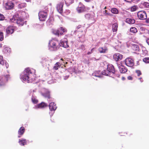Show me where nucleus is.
<instances>
[{
  "mask_svg": "<svg viewBox=\"0 0 149 149\" xmlns=\"http://www.w3.org/2000/svg\"><path fill=\"white\" fill-rule=\"evenodd\" d=\"M49 109L51 111H55L57 107L56 104L54 102L50 103L49 104Z\"/></svg>",
  "mask_w": 149,
  "mask_h": 149,
  "instance_id": "nucleus-17",
  "label": "nucleus"
},
{
  "mask_svg": "<svg viewBox=\"0 0 149 149\" xmlns=\"http://www.w3.org/2000/svg\"><path fill=\"white\" fill-rule=\"evenodd\" d=\"M5 19V17L2 14L0 13V21L3 20Z\"/></svg>",
  "mask_w": 149,
  "mask_h": 149,
  "instance_id": "nucleus-40",
  "label": "nucleus"
},
{
  "mask_svg": "<svg viewBox=\"0 0 149 149\" xmlns=\"http://www.w3.org/2000/svg\"><path fill=\"white\" fill-rule=\"evenodd\" d=\"M134 48H136L134 49L136 50H137L139 49V46L137 45H133Z\"/></svg>",
  "mask_w": 149,
  "mask_h": 149,
  "instance_id": "nucleus-41",
  "label": "nucleus"
},
{
  "mask_svg": "<svg viewBox=\"0 0 149 149\" xmlns=\"http://www.w3.org/2000/svg\"><path fill=\"white\" fill-rule=\"evenodd\" d=\"M106 8H107V7H106V6H105V7L104 8V9H106Z\"/></svg>",
  "mask_w": 149,
  "mask_h": 149,
  "instance_id": "nucleus-57",
  "label": "nucleus"
},
{
  "mask_svg": "<svg viewBox=\"0 0 149 149\" xmlns=\"http://www.w3.org/2000/svg\"><path fill=\"white\" fill-rule=\"evenodd\" d=\"M19 143L21 145L24 146L27 144L26 140L25 139H23L22 140H19Z\"/></svg>",
  "mask_w": 149,
  "mask_h": 149,
  "instance_id": "nucleus-29",
  "label": "nucleus"
},
{
  "mask_svg": "<svg viewBox=\"0 0 149 149\" xmlns=\"http://www.w3.org/2000/svg\"><path fill=\"white\" fill-rule=\"evenodd\" d=\"M118 24L117 23H115L113 24L112 26V30L113 32H116L117 31Z\"/></svg>",
  "mask_w": 149,
  "mask_h": 149,
  "instance_id": "nucleus-23",
  "label": "nucleus"
},
{
  "mask_svg": "<svg viewBox=\"0 0 149 149\" xmlns=\"http://www.w3.org/2000/svg\"><path fill=\"white\" fill-rule=\"evenodd\" d=\"M2 56H0V64L4 68H7L9 66L8 64L6 61H4Z\"/></svg>",
  "mask_w": 149,
  "mask_h": 149,
  "instance_id": "nucleus-14",
  "label": "nucleus"
},
{
  "mask_svg": "<svg viewBox=\"0 0 149 149\" xmlns=\"http://www.w3.org/2000/svg\"><path fill=\"white\" fill-rule=\"evenodd\" d=\"M111 12L114 14H118V10L116 8H112L111 10Z\"/></svg>",
  "mask_w": 149,
  "mask_h": 149,
  "instance_id": "nucleus-31",
  "label": "nucleus"
},
{
  "mask_svg": "<svg viewBox=\"0 0 149 149\" xmlns=\"http://www.w3.org/2000/svg\"><path fill=\"white\" fill-rule=\"evenodd\" d=\"M125 1L129 2H131L132 1V0H124Z\"/></svg>",
  "mask_w": 149,
  "mask_h": 149,
  "instance_id": "nucleus-50",
  "label": "nucleus"
},
{
  "mask_svg": "<svg viewBox=\"0 0 149 149\" xmlns=\"http://www.w3.org/2000/svg\"><path fill=\"white\" fill-rule=\"evenodd\" d=\"M61 60L62 61H64L63 59V58H61Z\"/></svg>",
  "mask_w": 149,
  "mask_h": 149,
  "instance_id": "nucleus-56",
  "label": "nucleus"
},
{
  "mask_svg": "<svg viewBox=\"0 0 149 149\" xmlns=\"http://www.w3.org/2000/svg\"><path fill=\"white\" fill-rule=\"evenodd\" d=\"M10 21L12 22L16 23L19 26H22L24 24H26V21L21 17H18L13 16L12 18L10 19Z\"/></svg>",
  "mask_w": 149,
  "mask_h": 149,
  "instance_id": "nucleus-2",
  "label": "nucleus"
},
{
  "mask_svg": "<svg viewBox=\"0 0 149 149\" xmlns=\"http://www.w3.org/2000/svg\"><path fill=\"white\" fill-rule=\"evenodd\" d=\"M136 72L137 74V75L138 76H139L140 75H141L142 73L141 72V71L139 70H136L135 71Z\"/></svg>",
  "mask_w": 149,
  "mask_h": 149,
  "instance_id": "nucleus-39",
  "label": "nucleus"
},
{
  "mask_svg": "<svg viewBox=\"0 0 149 149\" xmlns=\"http://www.w3.org/2000/svg\"><path fill=\"white\" fill-rule=\"evenodd\" d=\"M107 10H105L104 11V14H105V15H110L111 16V14H110V13H107Z\"/></svg>",
  "mask_w": 149,
  "mask_h": 149,
  "instance_id": "nucleus-45",
  "label": "nucleus"
},
{
  "mask_svg": "<svg viewBox=\"0 0 149 149\" xmlns=\"http://www.w3.org/2000/svg\"><path fill=\"white\" fill-rule=\"evenodd\" d=\"M67 31L66 29L61 27L58 29L54 30L53 31L54 33L56 35L59 36V35H62L65 32H66Z\"/></svg>",
  "mask_w": 149,
  "mask_h": 149,
  "instance_id": "nucleus-6",
  "label": "nucleus"
},
{
  "mask_svg": "<svg viewBox=\"0 0 149 149\" xmlns=\"http://www.w3.org/2000/svg\"><path fill=\"white\" fill-rule=\"evenodd\" d=\"M95 76H96V77H100V75H95Z\"/></svg>",
  "mask_w": 149,
  "mask_h": 149,
  "instance_id": "nucleus-53",
  "label": "nucleus"
},
{
  "mask_svg": "<svg viewBox=\"0 0 149 149\" xmlns=\"http://www.w3.org/2000/svg\"><path fill=\"white\" fill-rule=\"evenodd\" d=\"M108 50L107 48L106 47H100L98 49V50L100 53H105Z\"/></svg>",
  "mask_w": 149,
  "mask_h": 149,
  "instance_id": "nucleus-21",
  "label": "nucleus"
},
{
  "mask_svg": "<svg viewBox=\"0 0 149 149\" xmlns=\"http://www.w3.org/2000/svg\"><path fill=\"white\" fill-rule=\"evenodd\" d=\"M127 79L129 80H132L133 79V78H132V77L130 76H129L128 77Z\"/></svg>",
  "mask_w": 149,
  "mask_h": 149,
  "instance_id": "nucleus-47",
  "label": "nucleus"
},
{
  "mask_svg": "<svg viewBox=\"0 0 149 149\" xmlns=\"http://www.w3.org/2000/svg\"><path fill=\"white\" fill-rule=\"evenodd\" d=\"M3 78L6 81H8L10 78L9 74H7L3 76Z\"/></svg>",
  "mask_w": 149,
  "mask_h": 149,
  "instance_id": "nucleus-37",
  "label": "nucleus"
},
{
  "mask_svg": "<svg viewBox=\"0 0 149 149\" xmlns=\"http://www.w3.org/2000/svg\"><path fill=\"white\" fill-rule=\"evenodd\" d=\"M49 45L54 50H57L59 48V43L58 40L54 39L50 41Z\"/></svg>",
  "mask_w": 149,
  "mask_h": 149,
  "instance_id": "nucleus-3",
  "label": "nucleus"
},
{
  "mask_svg": "<svg viewBox=\"0 0 149 149\" xmlns=\"http://www.w3.org/2000/svg\"><path fill=\"white\" fill-rule=\"evenodd\" d=\"M143 61L146 63H149V57L145 58L143 59Z\"/></svg>",
  "mask_w": 149,
  "mask_h": 149,
  "instance_id": "nucleus-38",
  "label": "nucleus"
},
{
  "mask_svg": "<svg viewBox=\"0 0 149 149\" xmlns=\"http://www.w3.org/2000/svg\"><path fill=\"white\" fill-rule=\"evenodd\" d=\"M4 39L3 33L2 32L0 31V41H2Z\"/></svg>",
  "mask_w": 149,
  "mask_h": 149,
  "instance_id": "nucleus-36",
  "label": "nucleus"
},
{
  "mask_svg": "<svg viewBox=\"0 0 149 149\" xmlns=\"http://www.w3.org/2000/svg\"><path fill=\"white\" fill-rule=\"evenodd\" d=\"M102 74L106 76H111V74L107 68V69L103 70L102 72Z\"/></svg>",
  "mask_w": 149,
  "mask_h": 149,
  "instance_id": "nucleus-26",
  "label": "nucleus"
},
{
  "mask_svg": "<svg viewBox=\"0 0 149 149\" xmlns=\"http://www.w3.org/2000/svg\"><path fill=\"white\" fill-rule=\"evenodd\" d=\"M39 18L41 21H45L47 16V12L41 11L38 13Z\"/></svg>",
  "mask_w": 149,
  "mask_h": 149,
  "instance_id": "nucleus-5",
  "label": "nucleus"
},
{
  "mask_svg": "<svg viewBox=\"0 0 149 149\" xmlns=\"http://www.w3.org/2000/svg\"><path fill=\"white\" fill-rule=\"evenodd\" d=\"M80 48L81 49L83 50H85V46L83 45H81L80 47Z\"/></svg>",
  "mask_w": 149,
  "mask_h": 149,
  "instance_id": "nucleus-43",
  "label": "nucleus"
},
{
  "mask_svg": "<svg viewBox=\"0 0 149 149\" xmlns=\"http://www.w3.org/2000/svg\"><path fill=\"white\" fill-rule=\"evenodd\" d=\"M35 70L33 69H30L28 68L25 69L24 71V74L22 76L21 78L24 81L28 83L30 82L31 76L35 73Z\"/></svg>",
  "mask_w": 149,
  "mask_h": 149,
  "instance_id": "nucleus-1",
  "label": "nucleus"
},
{
  "mask_svg": "<svg viewBox=\"0 0 149 149\" xmlns=\"http://www.w3.org/2000/svg\"><path fill=\"white\" fill-rule=\"evenodd\" d=\"M63 47L64 48H68L69 46L68 43V40L66 38H64L63 39L61 40L59 43V47Z\"/></svg>",
  "mask_w": 149,
  "mask_h": 149,
  "instance_id": "nucleus-9",
  "label": "nucleus"
},
{
  "mask_svg": "<svg viewBox=\"0 0 149 149\" xmlns=\"http://www.w3.org/2000/svg\"><path fill=\"white\" fill-rule=\"evenodd\" d=\"M5 49H8V48H6Z\"/></svg>",
  "mask_w": 149,
  "mask_h": 149,
  "instance_id": "nucleus-60",
  "label": "nucleus"
},
{
  "mask_svg": "<svg viewBox=\"0 0 149 149\" xmlns=\"http://www.w3.org/2000/svg\"><path fill=\"white\" fill-rule=\"evenodd\" d=\"M78 31L79 32L78 36L79 38L80 39L79 40L80 42H84L85 41V36L86 31H83L82 32L81 31Z\"/></svg>",
  "mask_w": 149,
  "mask_h": 149,
  "instance_id": "nucleus-8",
  "label": "nucleus"
},
{
  "mask_svg": "<svg viewBox=\"0 0 149 149\" xmlns=\"http://www.w3.org/2000/svg\"><path fill=\"white\" fill-rule=\"evenodd\" d=\"M77 10L78 13H81L85 11V7L81 3H80L78 6L77 8Z\"/></svg>",
  "mask_w": 149,
  "mask_h": 149,
  "instance_id": "nucleus-12",
  "label": "nucleus"
},
{
  "mask_svg": "<svg viewBox=\"0 0 149 149\" xmlns=\"http://www.w3.org/2000/svg\"><path fill=\"white\" fill-rule=\"evenodd\" d=\"M14 6V3L11 2H8L6 4V8L7 9H10L12 8Z\"/></svg>",
  "mask_w": 149,
  "mask_h": 149,
  "instance_id": "nucleus-18",
  "label": "nucleus"
},
{
  "mask_svg": "<svg viewBox=\"0 0 149 149\" xmlns=\"http://www.w3.org/2000/svg\"><path fill=\"white\" fill-rule=\"evenodd\" d=\"M25 132V129L23 127H21L18 131V133L19 135L18 136L19 138Z\"/></svg>",
  "mask_w": 149,
  "mask_h": 149,
  "instance_id": "nucleus-20",
  "label": "nucleus"
},
{
  "mask_svg": "<svg viewBox=\"0 0 149 149\" xmlns=\"http://www.w3.org/2000/svg\"><path fill=\"white\" fill-rule=\"evenodd\" d=\"M15 28V27L14 26H8L6 29V32L7 34H12L13 33Z\"/></svg>",
  "mask_w": 149,
  "mask_h": 149,
  "instance_id": "nucleus-10",
  "label": "nucleus"
},
{
  "mask_svg": "<svg viewBox=\"0 0 149 149\" xmlns=\"http://www.w3.org/2000/svg\"><path fill=\"white\" fill-rule=\"evenodd\" d=\"M85 1L87 2H88L89 1V0H85Z\"/></svg>",
  "mask_w": 149,
  "mask_h": 149,
  "instance_id": "nucleus-55",
  "label": "nucleus"
},
{
  "mask_svg": "<svg viewBox=\"0 0 149 149\" xmlns=\"http://www.w3.org/2000/svg\"><path fill=\"white\" fill-rule=\"evenodd\" d=\"M138 7L136 6H132L130 9L131 11L134 12L136 11Z\"/></svg>",
  "mask_w": 149,
  "mask_h": 149,
  "instance_id": "nucleus-35",
  "label": "nucleus"
},
{
  "mask_svg": "<svg viewBox=\"0 0 149 149\" xmlns=\"http://www.w3.org/2000/svg\"><path fill=\"white\" fill-rule=\"evenodd\" d=\"M139 6L141 8H149V3L146 2H144L143 3H141L139 4Z\"/></svg>",
  "mask_w": 149,
  "mask_h": 149,
  "instance_id": "nucleus-22",
  "label": "nucleus"
},
{
  "mask_svg": "<svg viewBox=\"0 0 149 149\" xmlns=\"http://www.w3.org/2000/svg\"><path fill=\"white\" fill-rule=\"evenodd\" d=\"M61 66V64L59 62H57L53 67V69L54 70H58Z\"/></svg>",
  "mask_w": 149,
  "mask_h": 149,
  "instance_id": "nucleus-28",
  "label": "nucleus"
},
{
  "mask_svg": "<svg viewBox=\"0 0 149 149\" xmlns=\"http://www.w3.org/2000/svg\"><path fill=\"white\" fill-rule=\"evenodd\" d=\"M94 49V48H93L91 49V51L88 52L87 53V54L89 55L91 54L92 53H93Z\"/></svg>",
  "mask_w": 149,
  "mask_h": 149,
  "instance_id": "nucleus-44",
  "label": "nucleus"
},
{
  "mask_svg": "<svg viewBox=\"0 0 149 149\" xmlns=\"http://www.w3.org/2000/svg\"><path fill=\"white\" fill-rule=\"evenodd\" d=\"M85 16L86 18L89 20L91 24H93L96 22V20L93 15L87 14Z\"/></svg>",
  "mask_w": 149,
  "mask_h": 149,
  "instance_id": "nucleus-11",
  "label": "nucleus"
},
{
  "mask_svg": "<svg viewBox=\"0 0 149 149\" xmlns=\"http://www.w3.org/2000/svg\"><path fill=\"white\" fill-rule=\"evenodd\" d=\"M63 2H61L57 5L56 7L57 10L60 13H62L63 12Z\"/></svg>",
  "mask_w": 149,
  "mask_h": 149,
  "instance_id": "nucleus-15",
  "label": "nucleus"
},
{
  "mask_svg": "<svg viewBox=\"0 0 149 149\" xmlns=\"http://www.w3.org/2000/svg\"><path fill=\"white\" fill-rule=\"evenodd\" d=\"M120 71L121 73H124L127 71V69L123 65H120L119 67Z\"/></svg>",
  "mask_w": 149,
  "mask_h": 149,
  "instance_id": "nucleus-19",
  "label": "nucleus"
},
{
  "mask_svg": "<svg viewBox=\"0 0 149 149\" xmlns=\"http://www.w3.org/2000/svg\"><path fill=\"white\" fill-rule=\"evenodd\" d=\"M125 21L129 24H134L135 22L134 19L131 18H127L126 19Z\"/></svg>",
  "mask_w": 149,
  "mask_h": 149,
  "instance_id": "nucleus-24",
  "label": "nucleus"
},
{
  "mask_svg": "<svg viewBox=\"0 0 149 149\" xmlns=\"http://www.w3.org/2000/svg\"><path fill=\"white\" fill-rule=\"evenodd\" d=\"M141 0H132V2L134 3H137L139 2Z\"/></svg>",
  "mask_w": 149,
  "mask_h": 149,
  "instance_id": "nucleus-46",
  "label": "nucleus"
},
{
  "mask_svg": "<svg viewBox=\"0 0 149 149\" xmlns=\"http://www.w3.org/2000/svg\"><path fill=\"white\" fill-rule=\"evenodd\" d=\"M32 101L33 103L35 104L37 103L38 102V100L35 98H32Z\"/></svg>",
  "mask_w": 149,
  "mask_h": 149,
  "instance_id": "nucleus-42",
  "label": "nucleus"
},
{
  "mask_svg": "<svg viewBox=\"0 0 149 149\" xmlns=\"http://www.w3.org/2000/svg\"><path fill=\"white\" fill-rule=\"evenodd\" d=\"M47 106V104L43 102H42L38 105V108H45Z\"/></svg>",
  "mask_w": 149,
  "mask_h": 149,
  "instance_id": "nucleus-25",
  "label": "nucleus"
},
{
  "mask_svg": "<svg viewBox=\"0 0 149 149\" xmlns=\"http://www.w3.org/2000/svg\"><path fill=\"white\" fill-rule=\"evenodd\" d=\"M130 31L132 33H136L137 32V30L135 27H132L130 29Z\"/></svg>",
  "mask_w": 149,
  "mask_h": 149,
  "instance_id": "nucleus-32",
  "label": "nucleus"
},
{
  "mask_svg": "<svg viewBox=\"0 0 149 149\" xmlns=\"http://www.w3.org/2000/svg\"><path fill=\"white\" fill-rule=\"evenodd\" d=\"M137 15L139 19L141 20H145L147 18L146 13L144 11H139L137 13Z\"/></svg>",
  "mask_w": 149,
  "mask_h": 149,
  "instance_id": "nucleus-4",
  "label": "nucleus"
},
{
  "mask_svg": "<svg viewBox=\"0 0 149 149\" xmlns=\"http://www.w3.org/2000/svg\"><path fill=\"white\" fill-rule=\"evenodd\" d=\"M68 63L67 62H66L65 63V64H68Z\"/></svg>",
  "mask_w": 149,
  "mask_h": 149,
  "instance_id": "nucleus-58",
  "label": "nucleus"
},
{
  "mask_svg": "<svg viewBox=\"0 0 149 149\" xmlns=\"http://www.w3.org/2000/svg\"><path fill=\"white\" fill-rule=\"evenodd\" d=\"M26 4L25 3H21L19 4L18 8H22L26 6Z\"/></svg>",
  "mask_w": 149,
  "mask_h": 149,
  "instance_id": "nucleus-33",
  "label": "nucleus"
},
{
  "mask_svg": "<svg viewBox=\"0 0 149 149\" xmlns=\"http://www.w3.org/2000/svg\"><path fill=\"white\" fill-rule=\"evenodd\" d=\"M107 68L111 74H115L116 71L113 66L112 65H108Z\"/></svg>",
  "mask_w": 149,
  "mask_h": 149,
  "instance_id": "nucleus-16",
  "label": "nucleus"
},
{
  "mask_svg": "<svg viewBox=\"0 0 149 149\" xmlns=\"http://www.w3.org/2000/svg\"><path fill=\"white\" fill-rule=\"evenodd\" d=\"M146 42L149 45V38H147L146 39Z\"/></svg>",
  "mask_w": 149,
  "mask_h": 149,
  "instance_id": "nucleus-49",
  "label": "nucleus"
},
{
  "mask_svg": "<svg viewBox=\"0 0 149 149\" xmlns=\"http://www.w3.org/2000/svg\"><path fill=\"white\" fill-rule=\"evenodd\" d=\"M132 135V133H131L130 134V135Z\"/></svg>",
  "mask_w": 149,
  "mask_h": 149,
  "instance_id": "nucleus-59",
  "label": "nucleus"
},
{
  "mask_svg": "<svg viewBox=\"0 0 149 149\" xmlns=\"http://www.w3.org/2000/svg\"><path fill=\"white\" fill-rule=\"evenodd\" d=\"M125 65L128 67H132L134 65L133 60L130 58H128L125 60Z\"/></svg>",
  "mask_w": 149,
  "mask_h": 149,
  "instance_id": "nucleus-7",
  "label": "nucleus"
},
{
  "mask_svg": "<svg viewBox=\"0 0 149 149\" xmlns=\"http://www.w3.org/2000/svg\"><path fill=\"white\" fill-rule=\"evenodd\" d=\"M43 96L46 98H47L48 99H50L51 98L50 93L49 92H47L44 93L42 94Z\"/></svg>",
  "mask_w": 149,
  "mask_h": 149,
  "instance_id": "nucleus-30",
  "label": "nucleus"
},
{
  "mask_svg": "<svg viewBox=\"0 0 149 149\" xmlns=\"http://www.w3.org/2000/svg\"><path fill=\"white\" fill-rule=\"evenodd\" d=\"M146 22L148 23H149V18L146 19Z\"/></svg>",
  "mask_w": 149,
  "mask_h": 149,
  "instance_id": "nucleus-51",
  "label": "nucleus"
},
{
  "mask_svg": "<svg viewBox=\"0 0 149 149\" xmlns=\"http://www.w3.org/2000/svg\"><path fill=\"white\" fill-rule=\"evenodd\" d=\"M122 79L123 80H124L125 79V78L124 77H122Z\"/></svg>",
  "mask_w": 149,
  "mask_h": 149,
  "instance_id": "nucleus-52",
  "label": "nucleus"
},
{
  "mask_svg": "<svg viewBox=\"0 0 149 149\" xmlns=\"http://www.w3.org/2000/svg\"><path fill=\"white\" fill-rule=\"evenodd\" d=\"M65 3L67 5H69L73 2L74 0H64Z\"/></svg>",
  "mask_w": 149,
  "mask_h": 149,
  "instance_id": "nucleus-34",
  "label": "nucleus"
},
{
  "mask_svg": "<svg viewBox=\"0 0 149 149\" xmlns=\"http://www.w3.org/2000/svg\"><path fill=\"white\" fill-rule=\"evenodd\" d=\"M139 80H140V81L141 83L143 81V80L142 79V77H140V78H139Z\"/></svg>",
  "mask_w": 149,
  "mask_h": 149,
  "instance_id": "nucleus-48",
  "label": "nucleus"
},
{
  "mask_svg": "<svg viewBox=\"0 0 149 149\" xmlns=\"http://www.w3.org/2000/svg\"><path fill=\"white\" fill-rule=\"evenodd\" d=\"M123 57L122 55L118 53L115 54L113 55V59L116 61L121 60L123 58Z\"/></svg>",
  "mask_w": 149,
  "mask_h": 149,
  "instance_id": "nucleus-13",
  "label": "nucleus"
},
{
  "mask_svg": "<svg viewBox=\"0 0 149 149\" xmlns=\"http://www.w3.org/2000/svg\"><path fill=\"white\" fill-rule=\"evenodd\" d=\"M77 28L78 29H79L78 31H82V32L85 30V27L84 26L82 25H79L77 26Z\"/></svg>",
  "mask_w": 149,
  "mask_h": 149,
  "instance_id": "nucleus-27",
  "label": "nucleus"
},
{
  "mask_svg": "<svg viewBox=\"0 0 149 149\" xmlns=\"http://www.w3.org/2000/svg\"><path fill=\"white\" fill-rule=\"evenodd\" d=\"M27 2H29L31 0H25Z\"/></svg>",
  "mask_w": 149,
  "mask_h": 149,
  "instance_id": "nucleus-54",
  "label": "nucleus"
}]
</instances>
